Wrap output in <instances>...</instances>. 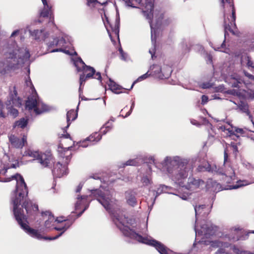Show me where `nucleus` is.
I'll use <instances>...</instances> for the list:
<instances>
[{"label":"nucleus","mask_w":254,"mask_h":254,"mask_svg":"<svg viewBox=\"0 0 254 254\" xmlns=\"http://www.w3.org/2000/svg\"><path fill=\"white\" fill-rule=\"evenodd\" d=\"M13 180L16 181V189L14 190L15 196L11 200L13 205V214L21 228L31 237L38 239L55 240L58 238L60 235H57L54 238L43 237L38 230L29 227L27 216L24 214L23 209L18 208V206L21 202H23L22 207L25 208L28 215L30 216L38 211V205L33 204L30 201L26 199L28 194V188L23 177L20 174L16 173L10 177L3 178L1 181L8 182Z\"/></svg>","instance_id":"obj_1"},{"label":"nucleus","mask_w":254,"mask_h":254,"mask_svg":"<svg viewBox=\"0 0 254 254\" xmlns=\"http://www.w3.org/2000/svg\"><path fill=\"white\" fill-rule=\"evenodd\" d=\"M98 197L97 200L103 205L111 215L113 221L117 227L121 230L123 235L126 237L137 240L139 242L149 246H153L160 254H173V252L167 248L161 242L155 240H149L143 237L131 229L129 227L125 226L122 221V216L117 213V210L111 208L112 197L110 194H106L101 190L97 191Z\"/></svg>","instance_id":"obj_2"},{"label":"nucleus","mask_w":254,"mask_h":254,"mask_svg":"<svg viewBox=\"0 0 254 254\" xmlns=\"http://www.w3.org/2000/svg\"><path fill=\"white\" fill-rule=\"evenodd\" d=\"M225 1L229 3L230 6L232 8V15L231 18L227 17L226 18V14L224 11V22L223 27L224 28L225 37L226 35H228V32L229 31L232 35L239 37L240 32L238 31L236 24V10L234 6L233 0H221V4L223 8H224ZM225 46V38L221 44V47L224 48Z\"/></svg>","instance_id":"obj_3"},{"label":"nucleus","mask_w":254,"mask_h":254,"mask_svg":"<svg viewBox=\"0 0 254 254\" xmlns=\"http://www.w3.org/2000/svg\"><path fill=\"white\" fill-rule=\"evenodd\" d=\"M128 6L135 7L134 4L138 3L144 16L148 20L150 26L152 29L154 4L151 0H124Z\"/></svg>","instance_id":"obj_4"},{"label":"nucleus","mask_w":254,"mask_h":254,"mask_svg":"<svg viewBox=\"0 0 254 254\" xmlns=\"http://www.w3.org/2000/svg\"><path fill=\"white\" fill-rule=\"evenodd\" d=\"M79 62L82 64V67H77V70L79 71H83V73L80 75L79 78L80 86L86 80L92 78L97 79L101 82L102 77L100 72H96L93 67L87 65L81 58L79 59Z\"/></svg>","instance_id":"obj_5"},{"label":"nucleus","mask_w":254,"mask_h":254,"mask_svg":"<svg viewBox=\"0 0 254 254\" xmlns=\"http://www.w3.org/2000/svg\"><path fill=\"white\" fill-rule=\"evenodd\" d=\"M114 122L115 119L111 118L100 128V133L95 132L92 133L86 138L85 141H89L91 142H97L100 140L102 138V135L101 134H105L110 131L114 127L113 123Z\"/></svg>","instance_id":"obj_6"},{"label":"nucleus","mask_w":254,"mask_h":254,"mask_svg":"<svg viewBox=\"0 0 254 254\" xmlns=\"http://www.w3.org/2000/svg\"><path fill=\"white\" fill-rule=\"evenodd\" d=\"M188 163L187 162H180L172 171V178L176 182H181L188 176Z\"/></svg>","instance_id":"obj_7"},{"label":"nucleus","mask_w":254,"mask_h":254,"mask_svg":"<svg viewBox=\"0 0 254 254\" xmlns=\"http://www.w3.org/2000/svg\"><path fill=\"white\" fill-rule=\"evenodd\" d=\"M22 99L18 96L16 86H10L8 89L7 99L5 102L6 106L9 107H15L20 108L22 105Z\"/></svg>","instance_id":"obj_8"},{"label":"nucleus","mask_w":254,"mask_h":254,"mask_svg":"<svg viewBox=\"0 0 254 254\" xmlns=\"http://www.w3.org/2000/svg\"><path fill=\"white\" fill-rule=\"evenodd\" d=\"M37 162L42 168H51L54 164L55 158L50 152H40Z\"/></svg>","instance_id":"obj_9"},{"label":"nucleus","mask_w":254,"mask_h":254,"mask_svg":"<svg viewBox=\"0 0 254 254\" xmlns=\"http://www.w3.org/2000/svg\"><path fill=\"white\" fill-rule=\"evenodd\" d=\"M72 146H68L67 147H64L62 144H60L59 147V156L60 159H62V162L68 165L70 161L72 153L69 150V148Z\"/></svg>","instance_id":"obj_10"},{"label":"nucleus","mask_w":254,"mask_h":254,"mask_svg":"<svg viewBox=\"0 0 254 254\" xmlns=\"http://www.w3.org/2000/svg\"><path fill=\"white\" fill-rule=\"evenodd\" d=\"M8 139L11 146L16 148H22L27 144V135L24 134L21 138L14 134H11L8 136Z\"/></svg>","instance_id":"obj_11"},{"label":"nucleus","mask_w":254,"mask_h":254,"mask_svg":"<svg viewBox=\"0 0 254 254\" xmlns=\"http://www.w3.org/2000/svg\"><path fill=\"white\" fill-rule=\"evenodd\" d=\"M210 170L209 172L213 173L215 172L218 174H222L225 176V180L226 182L229 183L230 180H232L233 178L235 177V172L234 169L230 167V170L229 172H225V173L223 172V170L220 168V167H217L216 165L214 164L212 166L210 165Z\"/></svg>","instance_id":"obj_12"},{"label":"nucleus","mask_w":254,"mask_h":254,"mask_svg":"<svg viewBox=\"0 0 254 254\" xmlns=\"http://www.w3.org/2000/svg\"><path fill=\"white\" fill-rule=\"evenodd\" d=\"M152 69L154 74L159 77L167 78L170 75L172 69L171 67L166 66V69H162V67L158 64H153L152 66Z\"/></svg>","instance_id":"obj_13"},{"label":"nucleus","mask_w":254,"mask_h":254,"mask_svg":"<svg viewBox=\"0 0 254 254\" xmlns=\"http://www.w3.org/2000/svg\"><path fill=\"white\" fill-rule=\"evenodd\" d=\"M104 17L105 18V21L104 19V18L102 17L104 23V25L107 29V30L109 32L110 30L109 28L111 29V30L114 32L116 34H119V26H120V21L119 19L118 18L116 19L115 23L114 25H113L109 20V18L107 16L106 14L104 13Z\"/></svg>","instance_id":"obj_14"},{"label":"nucleus","mask_w":254,"mask_h":254,"mask_svg":"<svg viewBox=\"0 0 254 254\" xmlns=\"http://www.w3.org/2000/svg\"><path fill=\"white\" fill-rule=\"evenodd\" d=\"M67 165L64 163L62 164L60 162H58L54 165L52 172L57 177L61 178L66 174Z\"/></svg>","instance_id":"obj_15"},{"label":"nucleus","mask_w":254,"mask_h":254,"mask_svg":"<svg viewBox=\"0 0 254 254\" xmlns=\"http://www.w3.org/2000/svg\"><path fill=\"white\" fill-rule=\"evenodd\" d=\"M38 102V96L37 93L29 96L25 102L26 109L29 111L33 110L35 112V109L37 107L36 106H37Z\"/></svg>","instance_id":"obj_16"},{"label":"nucleus","mask_w":254,"mask_h":254,"mask_svg":"<svg viewBox=\"0 0 254 254\" xmlns=\"http://www.w3.org/2000/svg\"><path fill=\"white\" fill-rule=\"evenodd\" d=\"M204 182L201 179H195L194 178H189L187 189L191 191H193L199 188L201 185H204Z\"/></svg>","instance_id":"obj_17"},{"label":"nucleus","mask_w":254,"mask_h":254,"mask_svg":"<svg viewBox=\"0 0 254 254\" xmlns=\"http://www.w3.org/2000/svg\"><path fill=\"white\" fill-rule=\"evenodd\" d=\"M40 15L43 17H49L50 21L54 24V16L51 6L44 7L40 13Z\"/></svg>","instance_id":"obj_18"},{"label":"nucleus","mask_w":254,"mask_h":254,"mask_svg":"<svg viewBox=\"0 0 254 254\" xmlns=\"http://www.w3.org/2000/svg\"><path fill=\"white\" fill-rule=\"evenodd\" d=\"M108 85L110 90L115 94H118L122 93L124 92L123 91V90H127L126 89L123 88L122 86L117 84L115 82L111 80V79H110V83ZM127 90H128V89Z\"/></svg>","instance_id":"obj_19"},{"label":"nucleus","mask_w":254,"mask_h":254,"mask_svg":"<svg viewBox=\"0 0 254 254\" xmlns=\"http://www.w3.org/2000/svg\"><path fill=\"white\" fill-rule=\"evenodd\" d=\"M77 111L74 110H70L67 112L66 114V120H67V126L65 127L64 129L67 128L71 122L74 121L77 117Z\"/></svg>","instance_id":"obj_20"},{"label":"nucleus","mask_w":254,"mask_h":254,"mask_svg":"<svg viewBox=\"0 0 254 254\" xmlns=\"http://www.w3.org/2000/svg\"><path fill=\"white\" fill-rule=\"evenodd\" d=\"M35 109V113L37 115L42 114L49 110V108L47 105L43 103H41L39 101Z\"/></svg>","instance_id":"obj_21"},{"label":"nucleus","mask_w":254,"mask_h":254,"mask_svg":"<svg viewBox=\"0 0 254 254\" xmlns=\"http://www.w3.org/2000/svg\"><path fill=\"white\" fill-rule=\"evenodd\" d=\"M234 127L231 125L228 124L220 126L219 129L222 131L225 132L227 136H231L234 135Z\"/></svg>","instance_id":"obj_22"},{"label":"nucleus","mask_w":254,"mask_h":254,"mask_svg":"<svg viewBox=\"0 0 254 254\" xmlns=\"http://www.w3.org/2000/svg\"><path fill=\"white\" fill-rule=\"evenodd\" d=\"M75 218H72L70 217H69V218L65 219V224L64 226L59 228L55 227V229L58 231H63V232L59 235V236H60L64 231L67 230L73 223V222L75 221Z\"/></svg>","instance_id":"obj_23"},{"label":"nucleus","mask_w":254,"mask_h":254,"mask_svg":"<svg viewBox=\"0 0 254 254\" xmlns=\"http://www.w3.org/2000/svg\"><path fill=\"white\" fill-rule=\"evenodd\" d=\"M40 152L39 151L27 149L24 152L23 156L30 157L33 158V160H37Z\"/></svg>","instance_id":"obj_24"},{"label":"nucleus","mask_w":254,"mask_h":254,"mask_svg":"<svg viewBox=\"0 0 254 254\" xmlns=\"http://www.w3.org/2000/svg\"><path fill=\"white\" fill-rule=\"evenodd\" d=\"M42 215L44 219H46L48 217V219L45 221V224L46 227H48L50 223L53 222L54 220V215H52L51 212L49 211H47L44 212H42Z\"/></svg>","instance_id":"obj_25"},{"label":"nucleus","mask_w":254,"mask_h":254,"mask_svg":"<svg viewBox=\"0 0 254 254\" xmlns=\"http://www.w3.org/2000/svg\"><path fill=\"white\" fill-rule=\"evenodd\" d=\"M232 79L234 80V81L232 82V86L233 87L240 88V84L244 82L243 79L237 75H232Z\"/></svg>","instance_id":"obj_26"},{"label":"nucleus","mask_w":254,"mask_h":254,"mask_svg":"<svg viewBox=\"0 0 254 254\" xmlns=\"http://www.w3.org/2000/svg\"><path fill=\"white\" fill-rule=\"evenodd\" d=\"M196 170L198 172H210V164L208 162L203 163L202 164L199 165L196 168Z\"/></svg>","instance_id":"obj_27"},{"label":"nucleus","mask_w":254,"mask_h":254,"mask_svg":"<svg viewBox=\"0 0 254 254\" xmlns=\"http://www.w3.org/2000/svg\"><path fill=\"white\" fill-rule=\"evenodd\" d=\"M28 123V119L22 118L20 119H19L18 121H16L14 123V125H15V126H17L21 128H24L27 126Z\"/></svg>","instance_id":"obj_28"},{"label":"nucleus","mask_w":254,"mask_h":254,"mask_svg":"<svg viewBox=\"0 0 254 254\" xmlns=\"http://www.w3.org/2000/svg\"><path fill=\"white\" fill-rule=\"evenodd\" d=\"M239 108L244 113H246L247 115H249L250 114L249 107L247 103L244 102H241L240 104H239Z\"/></svg>","instance_id":"obj_29"},{"label":"nucleus","mask_w":254,"mask_h":254,"mask_svg":"<svg viewBox=\"0 0 254 254\" xmlns=\"http://www.w3.org/2000/svg\"><path fill=\"white\" fill-rule=\"evenodd\" d=\"M42 30H34L33 31H30L31 35L34 37V38L36 40H39L40 39L41 36L43 33Z\"/></svg>","instance_id":"obj_30"},{"label":"nucleus","mask_w":254,"mask_h":254,"mask_svg":"<svg viewBox=\"0 0 254 254\" xmlns=\"http://www.w3.org/2000/svg\"><path fill=\"white\" fill-rule=\"evenodd\" d=\"M138 162L136 159H129L126 161L125 163L123 164V167L126 166H137Z\"/></svg>","instance_id":"obj_31"},{"label":"nucleus","mask_w":254,"mask_h":254,"mask_svg":"<svg viewBox=\"0 0 254 254\" xmlns=\"http://www.w3.org/2000/svg\"><path fill=\"white\" fill-rule=\"evenodd\" d=\"M98 3H100L98 0H86V5L90 9L95 8Z\"/></svg>","instance_id":"obj_32"},{"label":"nucleus","mask_w":254,"mask_h":254,"mask_svg":"<svg viewBox=\"0 0 254 254\" xmlns=\"http://www.w3.org/2000/svg\"><path fill=\"white\" fill-rule=\"evenodd\" d=\"M232 250L233 252L236 254H252L247 251H243L239 249L237 246L235 245L233 246Z\"/></svg>","instance_id":"obj_33"},{"label":"nucleus","mask_w":254,"mask_h":254,"mask_svg":"<svg viewBox=\"0 0 254 254\" xmlns=\"http://www.w3.org/2000/svg\"><path fill=\"white\" fill-rule=\"evenodd\" d=\"M148 76V73L147 72L144 74L143 75L139 76L136 80H135L132 84L130 89H128V90H130L133 87V86L134 85V84L138 81H141L143 79H146V78H147Z\"/></svg>","instance_id":"obj_34"},{"label":"nucleus","mask_w":254,"mask_h":254,"mask_svg":"<svg viewBox=\"0 0 254 254\" xmlns=\"http://www.w3.org/2000/svg\"><path fill=\"white\" fill-rule=\"evenodd\" d=\"M8 109H9V112L10 114L13 116V117H16L18 115V111L17 109L14 108V107H9V106H6Z\"/></svg>","instance_id":"obj_35"},{"label":"nucleus","mask_w":254,"mask_h":254,"mask_svg":"<svg viewBox=\"0 0 254 254\" xmlns=\"http://www.w3.org/2000/svg\"><path fill=\"white\" fill-rule=\"evenodd\" d=\"M127 203L132 206H133L136 204V200L135 196L131 195L127 199Z\"/></svg>","instance_id":"obj_36"},{"label":"nucleus","mask_w":254,"mask_h":254,"mask_svg":"<svg viewBox=\"0 0 254 254\" xmlns=\"http://www.w3.org/2000/svg\"><path fill=\"white\" fill-rule=\"evenodd\" d=\"M228 145L232 148L233 153L236 156L238 152V148L237 144L234 142H231V144H228Z\"/></svg>","instance_id":"obj_37"},{"label":"nucleus","mask_w":254,"mask_h":254,"mask_svg":"<svg viewBox=\"0 0 254 254\" xmlns=\"http://www.w3.org/2000/svg\"><path fill=\"white\" fill-rule=\"evenodd\" d=\"M244 133V131L242 128H238L235 127H234V135L237 137H239L237 134H243Z\"/></svg>","instance_id":"obj_38"},{"label":"nucleus","mask_w":254,"mask_h":254,"mask_svg":"<svg viewBox=\"0 0 254 254\" xmlns=\"http://www.w3.org/2000/svg\"><path fill=\"white\" fill-rule=\"evenodd\" d=\"M205 207V205H199L198 206H195L194 207L195 215H197L198 213H201V210L203 209Z\"/></svg>","instance_id":"obj_39"},{"label":"nucleus","mask_w":254,"mask_h":254,"mask_svg":"<svg viewBox=\"0 0 254 254\" xmlns=\"http://www.w3.org/2000/svg\"><path fill=\"white\" fill-rule=\"evenodd\" d=\"M234 233L235 235H236V237L235 236H233L232 237V235L229 234L230 235H231V237H229L230 239L231 240H232L234 242L239 240H240V237H239V236L238 235L239 231L236 230H236H235Z\"/></svg>","instance_id":"obj_40"},{"label":"nucleus","mask_w":254,"mask_h":254,"mask_svg":"<svg viewBox=\"0 0 254 254\" xmlns=\"http://www.w3.org/2000/svg\"><path fill=\"white\" fill-rule=\"evenodd\" d=\"M164 12L159 11L156 15V17H157L158 22L161 21L164 18Z\"/></svg>","instance_id":"obj_41"},{"label":"nucleus","mask_w":254,"mask_h":254,"mask_svg":"<svg viewBox=\"0 0 254 254\" xmlns=\"http://www.w3.org/2000/svg\"><path fill=\"white\" fill-rule=\"evenodd\" d=\"M228 148L226 147L224 152V164H226L228 161Z\"/></svg>","instance_id":"obj_42"},{"label":"nucleus","mask_w":254,"mask_h":254,"mask_svg":"<svg viewBox=\"0 0 254 254\" xmlns=\"http://www.w3.org/2000/svg\"><path fill=\"white\" fill-rule=\"evenodd\" d=\"M7 58L8 59L13 60V61L16 62V64H18L19 62L15 60L16 59V55L13 52L9 53V56L7 57Z\"/></svg>","instance_id":"obj_43"},{"label":"nucleus","mask_w":254,"mask_h":254,"mask_svg":"<svg viewBox=\"0 0 254 254\" xmlns=\"http://www.w3.org/2000/svg\"><path fill=\"white\" fill-rule=\"evenodd\" d=\"M59 42V40L58 38H54L53 41L50 43L49 46H58V43Z\"/></svg>","instance_id":"obj_44"},{"label":"nucleus","mask_w":254,"mask_h":254,"mask_svg":"<svg viewBox=\"0 0 254 254\" xmlns=\"http://www.w3.org/2000/svg\"><path fill=\"white\" fill-rule=\"evenodd\" d=\"M208 98L206 95H203L201 96V104L202 105L206 104L208 102Z\"/></svg>","instance_id":"obj_45"},{"label":"nucleus","mask_w":254,"mask_h":254,"mask_svg":"<svg viewBox=\"0 0 254 254\" xmlns=\"http://www.w3.org/2000/svg\"><path fill=\"white\" fill-rule=\"evenodd\" d=\"M3 105L2 104H0V118L5 117V115L3 112Z\"/></svg>","instance_id":"obj_46"},{"label":"nucleus","mask_w":254,"mask_h":254,"mask_svg":"<svg viewBox=\"0 0 254 254\" xmlns=\"http://www.w3.org/2000/svg\"><path fill=\"white\" fill-rule=\"evenodd\" d=\"M222 246L223 245H222V243L219 241L213 242L212 244H211V246L213 247H220V246Z\"/></svg>","instance_id":"obj_47"},{"label":"nucleus","mask_w":254,"mask_h":254,"mask_svg":"<svg viewBox=\"0 0 254 254\" xmlns=\"http://www.w3.org/2000/svg\"><path fill=\"white\" fill-rule=\"evenodd\" d=\"M56 221L57 222H58V223H62V222H65V219H64V216H60V217H58L56 218Z\"/></svg>","instance_id":"obj_48"},{"label":"nucleus","mask_w":254,"mask_h":254,"mask_svg":"<svg viewBox=\"0 0 254 254\" xmlns=\"http://www.w3.org/2000/svg\"><path fill=\"white\" fill-rule=\"evenodd\" d=\"M172 19L171 18H167L166 19H165L164 20V24L168 25L170 23H171L172 22Z\"/></svg>","instance_id":"obj_49"},{"label":"nucleus","mask_w":254,"mask_h":254,"mask_svg":"<svg viewBox=\"0 0 254 254\" xmlns=\"http://www.w3.org/2000/svg\"><path fill=\"white\" fill-rule=\"evenodd\" d=\"M134 103L133 102L132 103L131 106L130 107V109L129 110V111L127 112V113L125 115V117H127L130 114L131 110H132V108L134 107Z\"/></svg>","instance_id":"obj_50"},{"label":"nucleus","mask_w":254,"mask_h":254,"mask_svg":"<svg viewBox=\"0 0 254 254\" xmlns=\"http://www.w3.org/2000/svg\"><path fill=\"white\" fill-rule=\"evenodd\" d=\"M82 187H83V185H81V184H79L78 185V186L77 187V188L76 189V192H79L81 191V189L82 188Z\"/></svg>","instance_id":"obj_51"},{"label":"nucleus","mask_w":254,"mask_h":254,"mask_svg":"<svg viewBox=\"0 0 254 254\" xmlns=\"http://www.w3.org/2000/svg\"><path fill=\"white\" fill-rule=\"evenodd\" d=\"M225 253V250L222 248H220L219 250H218L217 252L216 253V254H222Z\"/></svg>","instance_id":"obj_52"},{"label":"nucleus","mask_w":254,"mask_h":254,"mask_svg":"<svg viewBox=\"0 0 254 254\" xmlns=\"http://www.w3.org/2000/svg\"><path fill=\"white\" fill-rule=\"evenodd\" d=\"M62 137H63L65 138H69L70 140H71V138L70 137V135L68 133H66L65 134H62Z\"/></svg>","instance_id":"obj_53"},{"label":"nucleus","mask_w":254,"mask_h":254,"mask_svg":"<svg viewBox=\"0 0 254 254\" xmlns=\"http://www.w3.org/2000/svg\"><path fill=\"white\" fill-rule=\"evenodd\" d=\"M30 57V54L28 52H26L25 53V55L23 58V60L24 59H29Z\"/></svg>","instance_id":"obj_54"},{"label":"nucleus","mask_w":254,"mask_h":254,"mask_svg":"<svg viewBox=\"0 0 254 254\" xmlns=\"http://www.w3.org/2000/svg\"><path fill=\"white\" fill-rule=\"evenodd\" d=\"M64 50L62 49V48L59 49H55L53 50H52V52H64Z\"/></svg>","instance_id":"obj_55"},{"label":"nucleus","mask_w":254,"mask_h":254,"mask_svg":"<svg viewBox=\"0 0 254 254\" xmlns=\"http://www.w3.org/2000/svg\"><path fill=\"white\" fill-rule=\"evenodd\" d=\"M241 186V185H232L230 186V189H235L238 188L239 187Z\"/></svg>","instance_id":"obj_56"},{"label":"nucleus","mask_w":254,"mask_h":254,"mask_svg":"<svg viewBox=\"0 0 254 254\" xmlns=\"http://www.w3.org/2000/svg\"><path fill=\"white\" fill-rule=\"evenodd\" d=\"M92 178H93L95 180H100L101 178L100 177H99L97 175H93V176L90 177Z\"/></svg>","instance_id":"obj_57"},{"label":"nucleus","mask_w":254,"mask_h":254,"mask_svg":"<svg viewBox=\"0 0 254 254\" xmlns=\"http://www.w3.org/2000/svg\"><path fill=\"white\" fill-rule=\"evenodd\" d=\"M18 32H19V31L18 30L14 31L12 33V34L11 35V37H13V36L16 35V34H17L18 33Z\"/></svg>","instance_id":"obj_58"},{"label":"nucleus","mask_w":254,"mask_h":254,"mask_svg":"<svg viewBox=\"0 0 254 254\" xmlns=\"http://www.w3.org/2000/svg\"><path fill=\"white\" fill-rule=\"evenodd\" d=\"M42 1L44 5V7L47 6V5H49L48 4V2L47 1V0H42Z\"/></svg>","instance_id":"obj_59"},{"label":"nucleus","mask_w":254,"mask_h":254,"mask_svg":"<svg viewBox=\"0 0 254 254\" xmlns=\"http://www.w3.org/2000/svg\"><path fill=\"white\" fill-rule=\"evenodd\" d=\"M85 198H86V196L85 195H81V196L78 195L77 197V198L78 199H85Z\"/></svg>","instance_id":"obj_60"},{"label":"nucleus","mask_w":254,"mask_h":254,"mask_svg":"<svg viewBox=\"0 0 254 254\" xmlns=\"http://www.w3.org/2000/svg\"><path fill=\"white\" fill-rule=\"evenodd\" d=\"M85 208L81 212H80V213H79L77 215V216L76 217L78 218L80 216H81V215L82 214V213H83L84 211L85 210Z\"/></svg>","instance_id":"obj_61"},{"label":"nucleus","mask_w":254,"mask_h":254,"mask_svg":"<svg viewBox=\"0 0 254 254\" xmlns=\"http://www.w3.org/2000/svg\"><path fill=\"white\" fill-rule=\"evenodd\" d=\"M11 168H15L16 167V165L12 164H11Z\"/></svg>","instance_id":"obj_62"},{"label":"nucleus","mask_w":254,"mask_h":254,"mask_svg":"<svg viewBox=\"0 0 254 254\" xmlns=\"http://www.w3.org/2000/svg\"><path fill=\"white\" fill-rule=\"evenodd\" d=\"M245 75L247 76H251L252 75L249 74V73H246V72H245Z\"/></svg>","instance_id":"obj_63"},{"label":"nucleus","mask_w":254,"mask_h":254,"mask_svg":"<svg viewBox=\"0 0 254 254\" xmlns=\"http://www.w3.org/2000/svg\"><path fill=\"white\" fill-rule=\"evenodd\" d=\"M249 233H253V234H254V230L250 232Z\"/></svg>","instance_id":"obj_64"}]
</instances>
